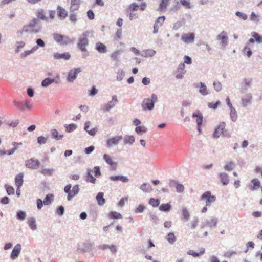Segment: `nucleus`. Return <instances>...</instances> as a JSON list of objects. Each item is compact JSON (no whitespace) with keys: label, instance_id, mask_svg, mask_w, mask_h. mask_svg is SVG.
I'll return each mask as SVG.
<instances>
[{"label":"nucleus","instance_id":"f257e3e1","mask_svg":"<svg viewBox=\"0 0 262 262\" xmlns=\"http://www.w3.org/2000/svg\"><path fill=\"white\" fill-rule=\"evenodd\" d=\"M41 26L40 25V21L36 18H33L31 22L23 27L20 33H37L41 30Z\"/></svg>","mask_w":262,"mask_h":262},{"label":"nucleus","instance_id":"f03ea898","mask_svg":"<svg viewBox=\"0 0 262 262\" xmlns=\"http://www.w3.org/2000/svg\"><path fill=\"white\" fill-rule=\"evenodd\" d=\"M157 101V96L153 94L151 95V98L145 99L142 104V107L143 110H151L154 107V103Z\"/></svg>","mask_w":262,"mask_h":262},{"label":"nucleus","instance_id":"7ed1b4c3","mask_svg":"<svg viewBox=\"0 0 262 262\" xmlns=\"http://www.w3.org/2000/svg\"><path fill=\"white\" fill-rule=\"evenodd\" d=\"M54 40L58 43L61 45H67L73 42L69 37L62 35L58 33H54L53 35Z\"/></svg>","mask_w":262,"mask_h":262},{"label":"nucleus","instance_id":"20e7f679","mask_svg":"<svg viewBox=\"0 0 262 262\" xmlns=\"http://www.w3.org/2000/svg\"><path fill=\"white\" fill-rule=\"evenodd\" d=\"M71 185L69 184L64 187V190L68 193L67 199L70 201L73 197L77 194L79 192V188L78 185L74 186L71 190Z\"/></svg>","mask_w":262,"mask_h":262},{"label":"nucleus","instance_id":"39448f33","mask_svg":"<svg viewBox=\"0 0 262 262\" xmlns=\"http://www.w3.org/2000/svg\"><path fill=\"white\" fill-rule=\"evenodd\" d=\"M53 197L54 196L53 194H48L44 199L43 201H42L41 199H38L37 200V208L39 209H41L43 206V204H44L45 205L50 204L52 201L53 200Z\"/></svg>","mask_w":262,"mask_h":262},{"label":"nucleus","instance_id":"423d86ee","mask_svg":"<svg viewBox=\"0 0 262 262\" xmlns=\"http://www.w3.org/2000/svg\"><path fill=\"white\" fill-rule=\"evenodd\" d=\"M201 200L206 202V205L210 206L211 204L215 202L216 198L215 196L212 195L210 191H206L201 196Z\"/></svg>","mask_w":262,"mask_h":262},{"label":"nucleus","instance_id":"0eeeda50","mask_svg":"<svg viewBox=\"0 0 262 262\" xmlns=\"http://www.w3.org/2000/svg\"><path fill=\"white\" fill-rule=\"evenodd\" d=\"M81 72L79 68L71 69L67 76V80L69 82H73L77 77V75Z\"/></svg>","mask_w":262,"mask_h":262},{"label":"nucleus","instance_id":"6e6552de","mask_svg":"<svg viewBox=\"0 0 262 262\" xmlns=\"http://www.w3.org/2000/svg\"><path fill=\"white\" fill-rule=\"evenodd\" d=\"M225 129V123L221 122L215 128L213 136L214 138H219L222 134L224 133Z\"/></svg>","mask_w":262,"mask_h":262},{"label":"nucleus","instance_id":"1a4fd4ad","mask_svg":"<svg viewBox=\"0 0 262 262\" xmlns=\"http://www.w3.org/2000/svg\"><path fill=\"white\" fill-rule=\"evenodd\" d=\"M40 164V162L38 160L30 159L26 161V166L31 169H37Z\"/></svg>","mask_w":262,"mask_h":262},{"label":"nucleus","instance_id":"9d476101","mask_svg":"<svg viewBox=\"0 0 262 262\" xmlns=\"http://www.w3.org/2000/svg\"><path fill=\"white\" fill-rule=\"evenodd\" d=\"M35 15L37 17L36 19L39 20H42L44 21H48V17L46 16V11L42 9L39 8L37 9L35 12Z\"/></svg>","mask_w":262,"mask_h":262},{"label":"nucleus","instance_id":"9b49d317","mask_svg":"<svg viewBox=\"0 0 262 262\" xmlns=\"http://www.w3.org/2000/svg\"><path fill=\"white\" fill-rule=\"evenodd\" d=\"M103 159L110 166V168L112 170H115L117 168V163L114 162L111 156L107 154L103 155Z\"/></svg>","mask_w":262,"mask_h":262},{"label":"nucleus","instance_id":"f8f14e48","mask_svg":"<svg viewBox=\"0 0 262 262\" xmlns=\"http://www.w3.org/2000/svg\"><path fill=\"white\" fill-rule=\"evenodd\" d=\"M88 45V39L86 37H83L79 40L77 46L82 52L86 53L87 52L86 47Z\"/></svg>","mask_w":262,"mask_h":262},{"label":"nucleus","instance_id":"ddd939ff","mask_svg":"<svg viewBox=\"0 0 262 262\" xmlns=\"http://www.w3.org/2000/svg\"><path fill=\"white\" fill-rule=\"evenodd\" d=\"M194 37L195 35L194 33H189L182 35L181 36V39L184 42L189 43L193 42Z\"/></svg>","mask_w":262,"mask_h":262},{"label":"nucleus","instance_id":"4468645a","mask_svg":"<svg viewBox=\"0 0 262 262\" xmlns=\"http://www.w3.org/2000/svg\"><path fill=\"white\" fill-rule=\"evenodd\" d=\"M122 139V137L121 136H116L113 138H111L107 140V145L108 147L112 146L113 145H117L119 143L120 141Z\"/></svg>","mask_w":262,"mask_h":262},{"label":"nucleus","instance_id":"2eb2a0df","mask_svg":"<svg viewBox=\"0 0 262 262\" xmlns=\"http://www.w3.org/2000/svg\"><path fill=\"white\" fill-rule=\"evenodd\" d=\"M21 251V245L20 244H17L14 247L11 254L10 257L12 259H15L19 255Z\"/></svg>","mask_w":262,"mask_h":262},{"label":"nucleus","instance_id":"dca6fc26","mask_svg":"<svg viewBox=\"0 0 262 262\" xmlns=\"http://www.w3.org/2000/svg\"><path fill=\"white\" fill-rule=\"evenodd\" d=\"M185 64L181 63L177 68L176 77L177 79H181L183 77V75L185 73Z\"/></svg>","mask_w":262,"mask_h":262},{"label":"nucleus","instance_id":"f3484780","mask_svg":"<svg viewBox=\"0 0 262 262\" xmlns=\"http://www.w3.org/2000/svg\"><path fill=\"white\" fill-rule=\"evenodd\" d=\"M165 19V16H160L156 20L154 26V33H157L159 28L161 26Z\"/></svg>","mask_w":262,"mask_h":262},{"label":"nucleus","instance_id":"a211bd4d","mask_svg":"<svg viewBox=\"0 0 262 262\" xmlns=\"http://www.w3.org/2000/svg\"><path fill=\"white\" fill-rule=\"evenodd\" d=\"M57 11L58 17L60 19H64L68 16L67 11L61 6L57 7Z\"/></svg>","mask_w":262,"mask_h":262},{"label":"nucleus","instance_id":"6ab92c4d","mask_svg":"<svg viewBox=\"0 0 262 262\" xmlns=\"http://www.w3.org/2000/svg\"><path fill=\"white\" fill-rule=\"evenodd\" d=\"M192 117L196 118L195 120L198 125V130L200 132V128L203 121L202 114L200 112H198L193 114Z\"/></svg>","mask_w":262,"mask_h":262},{"label":"nucleus","instance_id":"aec40b11","mask_svg":"<svg viewBox=\"0 0 262 262\" xmlns=\"http://www.w3.org/2000/svg\"><path fill=\"white\" fill-rule=\"evenodd\" d=\"M217 39L221 41V43L223 46H224L226 45L228 40L227 33L225 31H222L219 35H218Z\"/></svg>","mask_w":262,"mask_h":262},{"label":"nucleus","instance_id":"412c9836","mask_svg":"<svg viewBox=\"0 0 262 262\" xmlns=\"http://www.w3.org/2000/svg\"><path fill=\"white\" fill-rule=\"evenodd\" d=\"M53 56L56 59H63L64 60H69L71 57V55L69 53L61 54L56 53L54 54Z\"/></svg>","mask_w":262,"mask_h":262},{"label":"nucleus","instance_id":"4be33fe9","mask_svg":"<svg viewBox=\"0 0 262 262\" xmlns=\"http://www.w3.org/2000/svg\"><path fill=\"white\" fill-rule=\"evenodd\" d=\"M23 177L24 174L23 173H20L16 176L15 178V183L17 187L20 188L22 186L23 183Z\"/></svg>","mask_w":262,"mask_h":262},{"label":"nucleus","instance_id":"5701e85b","mask_svg":"<svg viewBox=\"0 0 262 262\" xmlns=\"http://www.w3.org/2000/svg\"><path fill=\"white\" fill-rule=\"evenodd\" d=\"M70 12L78 10L79 8L80 0H71Z\"/></svg>","mask_w":262,"mask_h":262},{"label":"nucleus","instance_id":"b1692460","mask_svg":"<svg viewBox=\"0 0 262 262\" xmlns=\"http://www.w3.org/2000/svg\"><path fill=\"white\" fill-rule=\"evenodd\" d=\"M110 179L113 181H120L123 182H127L128 181L127 177L123 176H112Z\"/></svg>","mask_w":262,"mask_h":262},{"label":"nucleus","instance_id":"393cba45","mask_svg":"<svg viewBox=\"0 0 262 262\" xmlns=\"http://www.w3.org/2000/svg\"><path fill=\"white\" fill-rule=\"evenodd\" d=\"M219 177L220 180L224 185H227L229 182V177L228 174L225 172L220 173Z\"/></svg>","mask_w":262,"mask_h":262},{"label":"nucleus","instance_id":"a878e982","mask_svg":"<svg viewBox=\"0 0 262 262\" xmlns=\"http://www.w3.org/2000/svg\"><path fill=\"white\" fill-rule=\"evenodd\" d=\"M92 174L93 170L88 169L86 176V181L94 184L95 183L96 179L93 176Z\"/></svg>","mask_w":262,"mask_h":262},{"label":"nucleus","instance_id":"bb28decb","mask_svg":"<svg viewBox=\"0 0 262 262\" xmlns=\"http://www.w3.org/2000/svg\"><path fill=\"white\" fill-rule=\"evenodd\" d=\"M205 250L204 248H202L200 250L199 252H196L193 250H189L187 252V254H188L189 255H192L194 257H196L200 256V255H203L205 253Z\"/></svg>","mask_w":262,"mask_h":262},{"label":"nucleus","instance_id":"cd10ccee","mask_svg":"<svg viewBox=\"0 0 262 262\" xmlns=\"http://www.w3.org/2000/svg\"><path fill=\"white\" fill-rule=\"evenodd\" d=\"M199 92L203 96L207 95L209 94L207 86L203 82H200Z\"/></svg>","mask_w":262,"mask_h":262},{"label":"nucleus","instance_id":"c85d7f7f","mask_svg":"<svg viewBox=\"0 0 262 262\" xmlns=\"http://www.w3.org/2000/svg\"><path fill=\"white\" fill-rule=\"evenodd\" d=\"M97 201L99 205H102L105 203V200L103 198V193L99 192L96 196Z\"/></svg>","mask_w":262,"mask_h":262},{"label":"nucleus","instance_id":"c756f323","mask_svg":"<svg viewBox=\"0 0 262 262\" xmlns=\"http://www.w3.org/2000/svg\"><path fill=\"white\" fill-rule=\"evenodd\" d=\"M251 182L253 184V185L251 186V190H252L257 189L260 186V183L257 179H253Z\"/></svg>","mask_w":262,"mask_h":262},{"label":"nucleus","instance_id":"7c9ffc66","mask_svg":"<svg viewBox=\"0 0 262 262\" xmlns=\"http://www.w3.org/2000/svg\"><path fill=\"white\" fill-rule=\"evenodd\" d=\"M108 217L110 219H122V215L117 212L115 211H111L108 214Z\"/></svg>","mask_w":262,"mask_h":262},{"label":"nucleus","instance_id":"2f4dec72","mask_svg":"<svg viewBox=\"0 0 262 262\" xmlns=\"http://www.w3.org/2000/svg\"><path fill=\"white\" fill-rule=\"evenodd\" d=\"M96 49L100 53H105L107 51L106 46L100 42L97 43L96 44Z\"/></svg>","mask_w":262,"mask_h":262},{"label":"nucleus","instance_id":"473e14b6","mask_svg":"<svg viewBox=\"0 0 262 262\" xmlns=\"http://www.w3.org/2000/svg\"><path fill=\"white\" fill-rule=\"evenodd\" d=\"M170 0H161L159 6V10H163L166 8L167 6L169 5Z\"/></svg>","mask_w":262,"mask_h":262},{"label":"nucleus","instance_id":"72a5a7b5","mask_svg":"<svg viewBox=\"0 0 262 262\" xmlns=\"http://www.w3.org/2000/svg\"><path fill=\"white\" fill-rule=\"evenodd\" d=\"M28 224L31 229L34 230L36 229V221L33 217H31L28 220Z\"/></svg>","mask_w":262,"mask_h":262},{"label":"nucleus","instance_id":"f704fd0d","mask_svg":"<svg viewBox=\"0 0 262 262\" xmlns=\"http://www.w3.org/2000/svg\"><path fill=\"white\" fill-rule=\"evenodd\" d=\"M54 82V79H51V78H47L45 79L42 81L41 85L43 87H47L48 85H49L50 84H51L52 83H53Z\"/></svg>","mask_w":262,"mask_h":262},{"label":"nucleus","instance_id":"c9c22d12","mask_svg":"<svg viewBox=\"0 0 262 262\" xmlns=\"http://www.w3.org/2000/svg\"><path fill=\"white\" fill-rule=\"evenodd\" d=\"M167 240L170 244H173L176 241V237L173 232H170L167 236Z\"/></svg>","mask_w":262,"mask_h":262},{"label":"nucleus","instance_id":"e433bc0d","mask_svg":"<svg viewBox=\"0 0 262 262\" xmlns=\"http://www.w3.org/2000/svg\"><path fill=\"white\" fill-rule=\"evenodd\" d=\"M52 136L53 138L57 140L61 139L63 137V135H59L58 132L55 129L52 130Z\"/></svg>","mask_w":262,"mask_h":262},{"label":"nucleus","instance_id":"4c0bfd02","mask_svg":"<svg viewBox=\"0 0 262 262\" xmlns=\"http://www.w3.org/2000/svg\"><path fill=\"white\" fill-rule=\"evenodd\" d=\"M41 173L45 176H51L53 173V169L51 168H42Z\"/></svg>","mask_w":262,"mask_h":262},{"label":"nucleus","instance_id":"58836bf2","mask_svg":"<svg viewBox=\"0 0 262 262\" xmlns=\"http://www.w3.org/2000/svg\"><path fill=\"white\" fill-rule=\"evenodd\" d=\"M180 2L182 5L187 9H190L192 8V5L189 0H180Z\"/></svg>","mask_w":262,"mask_h":262},{"label":"nucleus","instance_id":"ea45409f","mask_svg":"<svg viewBox=\"0 0 262 262\" xmlns=\"http://www.w3.org/2000/svg\"><path fill=\"white\" fill-rule=\"evenodd\" d=\"M251 35L257 42L261 43L262 42V37L260 36L257 33L254 32L251 33Z\"/></svg>","mask_w":262,"mask_h":262},{"label":"nucleus","instance_id":"a19ab883","mask_svg":"<svg viewBox=\"0 0 262 262\" xmlns=\"http://www.w3.org/2000/svg\"><path fill=\"white\" fill-rule=\"evenodd\" d=\"M251 99H252L251 96H248L247 97L242 99V104L244 106L248 105L249 104H250Z\"/></svg>","mask_w":262,"mask_h":262},{"label":"nucleus","instance_id":"79ce46f5","mask_svg":"<svg viewBox=\"0 0 262 262\" xmlns=\"http://www.w3.org/2000/svg\"><path fill=\"white\" fill-rule=\"evenodd\" d=\"M171 208L170 204H162L160 207L159 209L162 211H168Z\"/></svg>","mask_w":262,"mask_h":262},{"label":"nucleus","instance_id":"37998d69","mask_svg":"<svg viewBox=\"0 0 262 262\" xmlns=\"http://www.w3.org/2000/svg\"><path fill=\"white\" fill-rule=\"evenodd\" d=\"M234 163L232 162H228L224 167L225 170L227 171H231L234 167Z\"/></svg>","mask_w":262,"mask_h":262},{"label":"nucleus","instance_id":"c03bdc74","mask_svg":"<svg viewBox=\"0 0 262 262\" xmlns=\"http://www.w3.org/2000/svg\"><path fill=\"white\" fill-rule=\"evenodd\" d=\"M5 187L8 195H12L14 194V189L13 187L8 185H5Z\"/></svg>","mask_w":262,"mask_h":262},{"label":"nucleus","instance_id":"a18cd8bd","mask_svg":"<svg viewBox=\"0 0 262 262\" xmlns=\"http://www.w3.org/2000/svg\"><path fill=\"white\" fill-rule=\"evenodd\" d=\"M149 204L154 207H157L160 204V201L158 199L151 198L149 200Z\"/></svg>","mask_w":262,"mask_h":262},{"label":"nucleus","instance_id":"49530a36","mask_svg":"<svg viewBox=\"0 0 262 262\" xmlns=\"http://www.w3.org/2000/svg\"><path fill=\"white\" fill-rule=\"evenodd\" d=\"M16 150V147L13 148L12 149L8 151H4V150H0V155H12Z\"/></svg>","mask_w":262,"mask_h":262},{"label":"nucleus","instance_id":"de8ad7c7","mask_svg":"<svg viewBox=\"0 0 262 262\" xmlns=\"http://www.w3.org/2000/svg\"><path fill=\"white\" fill-rule=\"evenodd\" d=\"M84 248H79L78 250L80 252H87L88 251L91 247V245L90 243H85L84 245Z\"/></svg>","mask_w":262,"mask_h":262},{"label":"nucleus","instance_id":"09e8293b","mask_svg":"<svg viewBox=\"0 0 262 262\" xmlns=\"http://www.w3.org/2000/svg\"><path fill=\"white\" fill-rule=\"evenodd\" d=\"M207 224L210 227H215L217 224V220L215 218H212L209 221L207 222Z\"/></svg>","mask_w":262,"mask_h":262},{"label":"nucleus","instance_id":"8fccbe9b","mask_svg":"<svg viewBox=\"0 0 262 262\" xmlns=\"http://www.w3.org/2000/svg\"><path fill=\"white\" fill-rule=\"evenodd\" d=\"M135 139L134 137L132 136H128L125 137L124 139L125 143H129L132 144L134 142Z\"/></svg>","mask_w":262,"mask_h":262},{"label":"nucleus","instance_id":"3c124183","mask_svg":"<svg viewBox=\"0 0 262 262\" xmlns=\"http://www.w3.org/2000/svg\"><path fill=\"white\" fill-rule=\"evenodd\" d=\"M230 116L232 121H235L237 119V116L235 111V110L233 108L230 109Z\"/></svg>","mask_w":262,"mask_h":262},{"label":"nucleus","instance_id":"603ef678","mask_svg":"<svg viewBox=\"0 0 262 262\" xmlns=\"http://www.w3.org/2000/svg\"><path fill=\"white\" fill-rule=\"evenodd\" d=\"M146 128L144 126H137L136 132L138 134H142L146 132Z\"/></svg>","mask_w":262,"mask_h":262},{"label":"nucleus","instance_id":"864d4df0","mask_svg":"<svg viewBox=\"0 0 262 262\" xmlns=\"http://www.w3.org/2000/svg\"><path fill=\"white\" fill-rule=\"evenodd\" d=\"M220 104V102L219 101H216V102H210L208 103V106L212 109H215L217 107L218 105Z\"/></svg>","mask_w":262,"mask_h":262},{"label":"nucleus","instance_id":"5fc2aeb1","mask_svg":"<svg viewBox=\"0 0 262 262\" xmlns=\"http://www.w3.org/2000/svg\"><path fill=\"white\" fill-rule=\"evenodd\" d=\"M140 188L145 192L149 191L150 188V186L146 183H143L141 185Z\"/></svg>","mask_w":262,"mask_h":262},{"label":"nucleus","instance_id":"6e6d98bb","mask_svg":"<svg viewBox=\"0 0 262 262\" xmlns=\"http://www.w3.org/2000/svg\"><path fill=\"white\" fill-rule=\"evenodd\" d=\"M17 219L20 220H23L26 217V213L22 211H19L17 213Z\"/></svg>","mask_w":262,"mask_h":262},{"label":"nucleus","instance_id":"4d7b16f0","mask_svg":"<svg viewBox=\"0 0 262 262\" xmlns=\"http://www.w3.org/2000/svg\"><path fill=\"white\" fill-rule=\"evenodd\" d=\"M236 15L239 17H240L242 19L244 20H246L248 18V16L246 14L239 11L236 12Z\"/></svg>","mask_w":262,"mask_h":262},{"label":"nucleus","instance_id":"13d9d810","mask_svg":"<svg viewBox=\"0 0 262 262\" xmlns=\"http://www.w3.org/2000/svg\"><path fill=\"white\" fill-rule=\"evenodd\" d=\"M119 54H120L119 51H115L111 54V57L113 60L117 61L118 59V57H119Z\"/></svg>","mask_w":262,"mask_h":262},{"label":"nucleus","instance_id":"bf43d9fd","mask_svg":"<svg viewBox=\"0 0 262 262\" xmlns=\"http://www.w3.org/2000/svg\"><path fill=\"white\" fill-rule=\"evenodd\" d=\"M76 128L77 125L72 123L69 125V126L67 127L66 130L68 132H71L76 129Z\"/></svg>","mask_w":262,"mask_h":262},{"label":"nucleus","instance_id":"052dcab7","mask_svg":"<svg viewBox=\"0 0 262 262\" xmlns=\"http://www.w3.org/2000/svg\"><path fill=\"white\" fill-rule=\"evenodd\" d=\"M93 170V173L94 174L95 176L97 177L101 175V172L100 171V168L98 166L94 167Z\"/></svg>","mask_w":262,"mask_h":262},{"label":"nucleus","instance_id":"680f3d73","mask_svg":"<svg viewBox=\"0 0 262 262\" xmlns=\"http://www.w3.org/2000/svg\"><path fill=\"white\" fill-rule=\"evenodd\" d=\"M250 19L252 21L257 22L259 20L258 16L254 12H252L250 15Z\"/></svg>","mask_w":262,"mask_h":262},{"label":"nucleus","instance_id":"e2e57ef3","mask_svg":"<svg viewBox=\"0 0 262 262\" xmlns=\"http://www.w3.org/2000/svg\"><path fill=\"white\" fill-rule=\"evenodd\" d=\"M139 8V6L137 4L135 3H133L130 5L128 10V11H136L137 10L138 8Z\"/></svg>","mask_w":262,"mask_h":262},{"label":"nucleus","instance_id":"0e129e2a","mask_svg":"<svg viewBox=\"0 0 262 262\" xmlns=\"http://www.w3.org/2000/svg\"><path fill=\"white\" fill-rule=\"evenodd\" d=\"M182 215L183 218L186 220L189 217V213L186 209H182Z\"/></svg>","mask_w":262,"mask_h":262},{"label":"nucleus","instance_id":"69168bd1","mask_svg":"<svg viewBox=\"0 0 262 262\" xmlns=\"http://www.w3.org/2000/svg\"><path fill=\"white\" fill-rule=\"evenodd\" d=\"M35 49H32L31 50H27L25 51L24 53H21V57H26L27 56L30 55L31 53H33L34 51H35Z\"/></svg>","mask_w":262,"mask_h":262},{"label":"nucleus","instance_id":"338daca9","mask_svg":"<svg viewBox=\"0 0 262 262\" xmlns=\"http://www.w3.org/2000/svg\"><path fill=\"white\" fill-rule=\"evenodd\" d=\"M115 105V103H114L112 101H110L106 104L105 106V110L107 111L110 110L111 108H112L113 107H114Z\"/></svg>","mask_w":262,"mask_h":262},{"label":"nucleus","instance_id":"774afa93","mask_svg":"<svg viewBox=\"0 0 262 262\" xmlns=\"http://www.w3.org/2000/svg\"><path fill=\"white\" fill-rule=\"evenodd\" d=\"M37 142L39 144H45L46 142V139L43 136H39L37 138Z\"/></svg>","mask_w":262,"mask_h":262}]
</instances>
